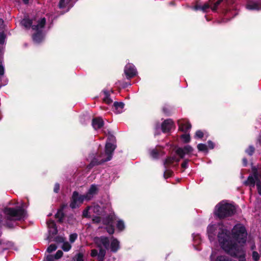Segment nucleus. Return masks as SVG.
<instances>
[{
    "label": "nucleus",
    "instance_id": "obj_8",
    "mask_svg": "<svg viewBox=\"0 0 261 261\" xmlns=\"http://www.w3.org/2000/svg\"><path fill=\"white\" fill-rule=\"evenodd\" d=\"M94 242L99 249L103 246L106 249H108L110 246V241L108 237H100L94 238Z\"/></svg>",
    "mask_w": 261,
    "mask_h": 261
},
{
    "label": "nucleus",
    "instance_id": "obj_43",
    "mask_svg": "<svg viewBox=\"0 0 261 261\" xmlns=\"http://www.w3.org/2000/svg\"><path fill=\"white\" fill-rule=\"evenodd\" d=\"M59 7L60 8H64L66 7V3L65 0H60L59 3Z\"/></svg>",
    "mask_w": 261,
    "mask_h": 261
},
{
    "label": "nucleus",
    "instance_id": "obj_42",
    "mask_svg": "<svg viewBox=\"0 0 261 261\" xmlns=\"http://www.w3.org/2000/svg\"><path fill=\"white\" fill-rule=\"evenodd\" d=\"M63 252L61 250H58L57 251V252H56V253L55 254L54 257L55 258V259H59L60 258H61L62 255H63Z\"/></svg>",
    "mask_w": 261,
    "mask_h": 261
},
{
    "label": "nucleus",
    "instance_id": "obj_36",
    "mask_svg": "<svg viewBox=\"0 0 261 261\" xmlns=\"http://www.w3.org/2000/svg\"><path fill=\"white\" fill-rule=\"evenodd\" d=\"M83 195L84 196L85 200L87 201L90 200L94 197V196L89 191H88L86 194Z\"/></svg>",
    "mask_w": 261,
    "mask_h": 261
},
{
    "label": "nucleus",
    "instance_id": "obj_55",
    "mask_svg": "<svg viewBox=\"0 0 261 261\" xmlns=\"http://www.w3.org/2000/svg\"><path fill=\"white\" fill-rule=\"evenodd\" d=\"M100 221H101V218L99 217H96L93 219V221L94 223H98L100 222Z\"/></svg>",
    "mask_w": 261,
    "mask_h": 261
},
{
    "label": "nucleus",
    "instance_id": "obj_11",
    "mask_svg": "<svg viewBox=\"0 0 261 261\" xmlns=\"http://www.w3.org/2000/svg\"><path fill=\"white\" fill-rule=\"evenodd\" d=\"M257 181H259L257 171H255L253 172V175H250L247 178V180L245 182L246 185L254 187L255 184Z\"/></svg>",
    "mask_w": 261,
    "mask_h": 261
},
{
    "label": "nucleus",
    "instance_id": "obj_26",
    "mask_svg": "<svg viewBox=\"0 0 261 261\" xmlns=\"http://www.w3.org/2000/svg\"><path fill=\"white\" fill-rule=\"evenodd\" d=\"M88 191L90 192L94 196L97 194L98 192V188L96 185H92L90 187Z\"/></svg>",
    "mask_w": 261,
    "mask_h": 261
},
{
    "label": "nucleus",
    "instance_id": "obj_12",
    "mask_svg": "<svg viewBox=\"0 0 261 261\" xmlns=\"http://www.w3.org/2000/svg\"><path fill=\"white\" fill-rule=\"evenodd\" d=\"M173 121L170 119H168L165 120L162 124V130L163 133H168L170 132L172 127L173 126Z\"/></svg>",
    "mask_w": 261,
    "mask_h": 261
},
{
    "label": "nucleus",
    "instance_id": "obj_53",
    "mask_svg": "<svg viewBox=\"0 0 261 261\" xmlns=\"http://www.w3.org/2000/svg\"><path fill=\"white\" fill-rule=\"evenodd\" d=\"M208 144V147L210 149H213L214 148L215 145L214 143L211 141H208L207 142Z\"/></svg>",
    "mask_w": 261,
    "mask_h": 261
},
{
    "label": "nucleus",
    "instance_id": "obj_52",
    "mask_svg": "<svg viewBox=\"0 0 261 261\" xmlns=\"http://www.w3.org/2000/svg\"><path fill=\"white\" fill-rule=\"evenodd\" d=\"M55 257L51 255H47L46 257V261H54L55 259Z\"/></svg>",
    "mask_w": 261,
    "mask_h": 261
},
{
    "label": "nucleus",
    "instance_id": "obj_40",
    "mask_svg": "<svg viewBox=\"0 0 261 261\" xmlns=\"http://www.w3.org/2000/svg\"><path fill=\"white\" fill-rule=\"evenodd\" d=\"M203 133L200 130L196 131L195 133V137L197 138H202L203 137Z\"/></svg>",
    "mask_w": 261,
    "mask_h": 261
},
{
    "label": "nucleus",
    "instance_id": "obj_39",
    "mask_svg": "<svg viewBox=\"0 0 261 261\" xmlns=\"http://www.w3.org/2000/svg\"><path fill=\"white\" fill-rule=\"evenodd\" d=\"M222 0H218L216 2H215L213 6H212L211 9L213 11L216 10L217 7L220 5Z\"/></svg>",
    "mask_w": 261,
    "mask_h": 261
},
{
    "label": "nucleus",
    "instance_id": "obj_28",
    "mask_svg": "<svg viewBox=\"0 0 261 261\" xmlns=\"http://www.w3.org/2000/svg\"><path fill=\"white\" fill-rule=\"evenodd\" d=\"M42 38V32H36L33 36V38L34 41L39 42L41 40Z\"/></svg>",
    "mask_w": 261,
    "mask_h": 261
},
{
    "label": "nucleus",
    "instance_id": "obj_14",
    "mask_svg": "<svg viewBox=\"0 0 261 261\" xmlns=\"http://www.w3.org/2000/svg\"><path fill=\"white\" fill-rule=\"evenodd\" d=\"M104 122L102 118L100 117L95 118L92 120V126L95 129L101 128L103 125Z\"/></svg>",
    "mask_w": 261,
    "mask_h": 261
},
{
    "label": "nucleus",
    "instance_id": "obj_57",
    "mask_svg": "<svg viewBox=\"0 0 261 261\" xmlns=\"http://www.w3.org/2000/svg\"><path fill=\"white\" fill-rule=\"evenodd\" d=\"M201 8H202V6L201 5H196L195 6V9L196 10H201Z\"/></svg>",
    "mask_w": 261,
    "mask_h": 261
},
{
    "label": "nucleus",
    "instance_id": "obj_15",
    "mask_svg": "<svg viewBox=\"0 0 261 261\" xmlns=\"http://www.w3.org/2000/svg\"><path fill=\"white\" fill-rule=\"evenodd\" d=\"M47 225L49 229V231L52 234H56L58 232L56 225L54 221L49 220L47 221Z\"/></svg>",
    "mask_w": 261,
    "mask_h": 261
},
{
    "label": "nucleus",
    "instance_id": "obj_20",
    "mask_svg": "<svg viewBox=\"0 0 261 261\" xmlns=\"http://www.w3.org/2000/svg\"><path fill=\"white\" fill-rule=\"evenodd\" d=\"M33 23V19H29L28 18H24L21 22L22 25L24 26L26 29H30V28L32 29Z\"/></svg>",
    "mask_w": 261,
    "mask_h": 261
},
{
    "label": "nucleus",
    "instance_id": "obj_38",
    "mask_svg": "<svg viewBox=\"0 0 261 261\" xmlns=\"http://www.w3.org/2000/svg\"><path fill=\"white\" fill-rule=\"evenodd\" d=\"M173 172L170 170H167L164 172V177L165 178H168L171 177L172 175Z\"/></svg>",
    "mask_w": 261,
    "mask_h": 261
},
{
    "label": "nucleus",
    "instance_id": "obj_16",
    "mask_svg": "<svg viewBox=\"0 0 261 261\" xmlns=\"http://www.w3.org/2000/svg\"><path fill=\"white\" fill-rule=\"evenodd\" d=\"M216 230V225H209L207 228V234L211 241L214 239V237L215 236Z\"/></svg>",
    "mask_w": 261,
    "mask_h": 261
},
{
    "label": "nucleus",
    "instance_id": "obj_56",
    "mask_svg": "<svg viewBox=\"0 0 261 261\" xmlns=\"http://www.w3.org/2000/svg\"><path fill=\"white\" fill-rule=\"evenodd\" d=\"M4 74V68L3 66L0 64V76L3 75Z\"/></svg>",
    "mask_w": 261,
    "mask_h": 261
},
{
    "label": "nucleus",
    "instance_id": "obj_29",
    "mask_svg": "<svg viewBox=\"0 0 261 261\" xmlns=\"http://www.w3.org/2000/svg\"><path fill=\"white\" fill-rule=\"evenodd\" d=\"M215 261H231L229 258L225 255L218 256Z\"/></svg>",
    "mask_w": 261,
    "mask_h": 261
},
{
    "label": "nucleus",
    "instance_id": "obj_58",
    "mask_svg": "<svg viewBox=\"0 0 261 261\" xmlns=\"http://www.w3.org/2000/svg\"><path fill=\"white\" fill-rule=\"evenodd\" d=\"M6 225L9 228L12 227V224L11 223L6 222Z\"/></svg>",
    "mask_w": 261,
    "mask_h": 261
},
{
    "label": "nucleus",
    "instance_id": "obj_2",
    "mask_svg": "<svg viewBox=\"0 0 261 261\" xmlns=\"http://www.w3.org/2000/svg\"><path fill=\"white\" fill-rule=\"evenodd\" d=\"M236 212V207L234 205L222 201L216 205L214 213L216 217L223 219L232 216Z\"/></svg>",
    "mask_w": 261,
    "mask_h": 261
},
{
    "label": "nucleus",
    "instance_id": "obj_17",
    "mask_svg": "<svg viewBox=\"0 0 261 261\" xmlns=\"http://www.w3.org/2000/svg\"><path fill=\"white\" fill-rule=\"evenodd\" d=\"M103 97L102 98V100L104 102L108 105H110L112 103L113 100L110 97V93L109 91L103 90Z\"/></svg>",
    "mask_w": 261,
    "mask_h": 261
},
{
    "label": "nucleus",
    "instance_id": "obj_34",
    "mask_svg": "<svg viewBox=\"0 0 261 261\" xmlns=\"http://www.w3.org/2000/svg\"><path fill=\"white\" fill-rule=\"evenodd\" d=\"M106 230L110 234H112L114 232V227L113 224L107 225Z\"/></svg>",
    "mask_w": 261,
    "mask_h": 261
},
{
    "label": "nucleus",
    "instance_id": "obj_61",
    "mask_svg": "<svg viewBox=\"0 0 261 261\" xmlns=\"http://www.w3.org/2000/svg\"><path fill=\"white\" fill-rule=\"evenodd\" d=\"M2 215L0 214V222L2 221Z\"/></svg>",
    "mask_w": 261,
    "mask_h": 261
},
{
    "label": "nucleus",
    "instance_id": "obj_25",
    "mask_svg": "<svg viewBox=\"0 0 261 261\" xmlns=\"http://www.w3.org/2000/svg\"><path fill=\"white\" fill-rule=\"evenodd\" d=\"M114 106L116 110H118V112L121 111L124 107V103L122 102H115L114 103Z\"/></svg>",
    "mask_w": 261,
    "mask_h": 261
},
{
    "label": "nucleus",
    "instance_id": "obj_10",
    "mask_svg": "<svg viewBox=\"0 0 261 261\" xmlns=\"http://www.w3.org/2000/svg\"><path fill=\"white\" fill-rule=\"evenodd\" d=\"M193 148L190 145H186L184 147L178 148L176 150V153L181 158H184L186 154H189L193 151Z\"/></svg>",
    "mask_w": 261,
    "mask_h": 261
},
{
    "label": "nucleus",
    "instance_id": "obj_59",
    "mask_svg": "<svg viewBox=\"0 0 261 261\" xmlns=\"http://www.w3.org/2000/svg\"><path fill=\"white\" fill-rule=\"evenodd\" d=\"M243 161L244 164V166H246L247 164V160L245 158L243 159Z\"/></svg>",
    "mask_w": 261,
    "mask_h": 261
},
{
    "label": "nucleus",
    "instance_id": "obj_5",
    "mask_svg": "<svg viewBox=\"0 0 261 261\" xmlns=\"http://www.w3.org/2000/svg\"><path fill=\"white\" fill-rule=\"evenodd\" d=\"M115 148V145L113 143L107 142L105 146V154L107 155V158L106 159L101 158L99 161H96V159H94L89 166L101 164L104 162L110 161L112 158L113 153Z\"/></svg>",
    "mask_w": 261,
    "mask_h": 261
},
{
    "label": "nucleus",
    "instance_id": "obj_1",
    "mask_svg": "<svg viewBox=\"0 0 261 261\" xmlns=\"http://www.w3.org/2000/svg\"><path fill=\"white\" fill-rule=\"evenodd\" d=\"M218 241L222 248L231 256L239 258V261H246L245 253L242 247L236 243H232L229 240V232L226 229H222L218 234Z\"/></svg>",
    "mask_w": 261,
    "mask_h": 261
},
{
    "label": "nucleus",
    "instance_id": "obj_6",
    "mask_svg": "<svg viewBox=\"0 0 261 261\" xmlns=\"http://www.w3.org/2000/svg\"><path fill=\"white\" fill-rule=\"evenodd\" d=\"M46 24V19L45 17H36L33 18V23L32 25V30L36 32H42V30Z\"/></svg>",
    "mask_w": 261,
    "mask_h": 261
},
{
    "label": "nucleus",
    "instance_id": "obj_50",
    "mask_svg": "<svg viewBox=\"0 0 261 261\" xmlns=\"http://www.w3.org/2000/svg\"><path fill=\"white\" fill-rule=\"evenodd\" d=\"M189 160H186L184 161V162L181 164V167L184 169H186L188 167V163Z\"/></svg>",
    "mask_w": 261,
    "mask_h": 261
},
{
    "label": "nucleus",
    "instance_id": "obj_13",
    "mask_svg": "<svg viewBox=\"0 0 261 261\" xmlns=\"http://www.w3.org/2000/svg\"><path fill=\"white\" fill-rule=\"evenodd\" d=\"M246 8L250 10H261V1L257 2H250L247 4Z\"/></svg>",
    "mask_w": 261,
    "mask_h": 261
},
{
    "label": "nucleus",
    "instance_id": "obj_63",
    "mask_svg": "<svg viewBox=\"0 0 261 261\" xmlns=\"http://www.w3.org/2000/svg\"><path fill=\"white\" fill-rule=\"evenodd\" d=\"M176 162H179V160H177Z\"/></svg>",
    "mask_w": 261,
    "mask_h": 261
},
{
    "label": "nucleus",
    "instance_id": "obj_22",
    "mask_svg": "<svg viewBox=\"0 0 261 261\" xmlns=\"http://www.w3.org/2000/svg\"><path fill=\"white\" fill-rule=\"evenodd\" d=\"M114 220V217L113 216L109 215L106 217L103 220V224L106 225H109L113 224V221Z\"/></svg>",
    "mask_w": 261,
    "mask_h": 261
},
{
    "label": "nucleus",
    "instance_id": "obj_51",
    "mask_svg": "<svg viewBox=\"0 0 261 261\" xmlns=\"http://www.w3.org/2000/svg\"><path fill=\"white\" fill-rule=\"evenodd\" d=\"M60 190V185L59 184H56L54 187V191L55 193H58Z\"/></svg>",
    "mask_w": 261,
    "mask_h": 261
},
{
    "label": "nucleus",
    "instance_id": "obj_60",
    "mask_svg": "<svg viewBox=\"0 0 261 261\" xmlns=\"http://www.w3.org/2000/svg\"><path fill=\"white\" fill-rule=\"evenodd\" d=\"M29 0H23V2L25 4H27V3L29 2Z\"/></svg>",
    "mask_w": 261,
    "mask_h": 261
},
{
    "label": "nucleus",
    "instance_id": "obj_37",
    "mask_svg": "<svg viewBox=\"0 0 261 261\" xmlns=\"http://www.w3.org/2000/svg\"><path fill=\"white\" fill-rule=\"evenodd\" d=\"M57 248V247L56 246V245L55 244H50L47 248V251L50 253V252H53L54 251L56 250Z\"/></svg>",
    "mask_w": 261,
    "mask_h": 261
},
{
    "label": "nucleus",
    "instance_id": "obj_7",
    "mask_svg": "<svg viewBox=\"0 0 261 261\" xmlns=\"http://www.w3.org/2000/svg\"><path fill=\"white\" fill-rule=\"evenodd\" d=\"M85 200L83 195H79L76 191L73 192L70 203V206L72 208H75L79 207Z\"/></svg>",
    "mask_w": 261,
    "mask_h": 261
},
{
    "label": "nucleus",
    "instance_id": "obj_23",
    "mask_svg": "<svg viewBox=\"0 0 261 261\" xmlns=\"http://www.w3.org/2000/svg\"><path fill=\"white\" fill-rule=\"evenodd\" d=\"M64 216V213L62 210H59L55 215V217L58 219L60 222H62Z\"/></svg>",
    "mask_w": 261,
    "mask_h": 261
},
{
    "label": "nucleus",
    "instance_id": "obj_32",
    "mask_svg": "<svg viewBox=\"0 0 261 261\" xmlns=\"http://www.w3.org/2000/svg\"><path fill=\"white\" fill-rule=\"evenodd\" d=\"M71 246L68 242L63 243L62 248L65 251H68L71 249Z\"/></svg>",
    "mask_w": 261,
    "mask_h": 261
},
{
    "label": "nucleus",
    "instance_id": "obj_44",
    "mask_svg": "<svg viewBox=\"0 0 261 261\" xmlns=\"http://www.w3.org/2000/svg\"><path fill=\"white\" fill-rule=\"evenodd\" d=\"M90 207H87L86 209H85L83 212V216L84 217L87 218L89 217L88 213Z\"/></svg>",
    "mask_w": 261,
    "mask_h": 261
},
{
    "label": "nucleus",
    "instance_id": "obj_19",
    "mask_svg": "<svg viewBox=\"0 0 261 261\" xmlns=\"http://www.w3.org/2000/svg\"><path fill=\"white\" fill-rule=\"evenodd\" d=\"M110 247L112 252H116L119 249V241L116 239H113L111 242Z\"/></svg>",
    "mask_w": 261,
    "mask_h": 261
},
{
    "label": "nucleus",
    "instance_id": "obj_31",
    "mask_svg": "<svg viewBox=\"0 0 261 261\" xmlns=\"http://www.w3.org/2000/svg\"><path fill=\"white\" fill-rule=\"evenodd\" d=\"M197 148L200 151H206L207 150V146L202 143L199 144L197 145Z\"/></svg>",
    "mask_w": 261,
    "mask_h": 261
},
{
    "label": "nucleus",
    "instance_id": "obj_46",
    "mask_svg": "<svg viewBox=\"0 0 261 261\" xmlns=\"http://www.w3.org/2000/svg\"><path fill=\"white\" fill-rule=\"evenodd\" d=\"M209 8L210 5L208 4H204L202 6L201 11H202L203 12H206Z\"/></svg>",
    "mask_w": 261,
    "mask_h": 261
},
{
    "label": "nucleus",
    "instance_id": "obj_9",
    "mask_svg": "<svg viewBox=\"0 0 261 261\" xmlns=\"http://www.w3.org/2000/svg\"><path fill=\"white\" fill-rule=\"evenodd\" d=\"M124 73L127 79H130L136 75L137 71L135 66L128 63L125 66Z\"/></svg>",
    "mask_w": 261,
    "mask_h": 261
},
{
    "label": "nucleus",
    "instance_id": "obj_62",
    "mask_svg": "<svg viewBox=\"0 0 261 261\" xmlns=\"http://www.w3.org/2000/svg\"><path fill=\"white\" fill-rule=\"evenodd\" d=\"M110 138H111V139H113L114 138V136H111L110 137Z\"/></svg>",
    "mask_w": 261,
    "mask_h": 261
},
{
    "label": "nucleus",
    "instance_id": "obj_24",
    "mask_svg": "<svg viewBox=\"0 0 261 261\" xmlns=\"http://www.w3.org/2000/svg\"><path fill=\"white\" fill-rule=\"evenodd\" d=\"M160 153V151L156 148H154L150 150V154L154 159L158 158Z\"/></svg>",
    "mask_w": 261,
    "mask_h": 261
},
{
    "label": "nucleus",
    "instance_id": "obj_47",
    "mask_svg": "<svg viewBox=\"0 0 261 261\" xmlns=\"http://www.w3.org/2000/svg\"><path fill=\"white\" fill-rule=\"evenodd\" d=\"M163 111L167 115H169L170 114V110L167 107H164L163 108Z\"/></svg>",
    "mask_w": 261,
    "mask_h": 261
},
{
    "label": "nucleus",
    "instance_id": "obj_45",
    "mask_svg": "<svg viewBox=\"0 0 261 261\" xmlns=\"http://www.w3.org/2000/svg\"><path fill=\"white\" fill-rule=\"evenodd\" d=\"M76 261H84L83 255L82 253H79L76 256Z\"/></svg>",
    "mask_w": 261,
    "mask_h": 261
},
{
    "label": "nucleus",
    "instance_id": "obj_3",
    "mask_svg": "<svg viewBox=\"0 0 261 261\" xmlns=\"http://www.w3.org/2000/svg\"><path fill=\"white\" fill-rule=\"evenodd\" d=\"M6 219L9 221L20 220L25 217V212L21 207L17 208L7 207L4 210Z\"/></svg>",
    "mask_w": 261,
    "mask_h": 261
},
{
    "label": "nucleus",
    "instance_id": "obj_4",
    "mask_svg": "<svg viewBox=\"0 0 261 261\" xmlns=\"http://www.w3.org/2000/svg\"><path fill=\"white\" fill-rule=\"evenodd\" d=\"M231 234L233 238L239 243L244 244L246 243L247 233L243 224H236L231 230Z\"/></svg>",
    "mask_w": 261,
    "mask_h": 261
},
{
    "label": "nucleus",
    "instance_id": "obj_33",
    "mask_svg": "<svg viewBox=\"0 0 261 261\" xmlns=\"http://www.w3.org/2000/svg\"><path fill=\"white\" fill-rule=\"evenodd\" d=\"M252 259L254 261H258L260 259V255L257 251H255L252 252Z\"/></svg>",
    "mask_w": 261,
    "mask_h": 261
},
{
    "label": "nucleus",
    "instance_id": "obj_18",
    "mask_svg": "<svg viewBox=\"0 0 261 261\" xmlns=\"http://www.w3.org/2000/svg\"><path fill=\"white\" fill-rule=\"evenodd\" d=\"M191 128V124L188 121L184 122L179 124L180 129L185 133L188 132Z\"/></svg>",
    "mask_w": 261,
    "mask_h": 261
},
{
    "label": "nucleus",
    "instance_id": "obj_21",
    "mask_svg": "<svg viewBox=\"0 0 261 261\" xmlns=\"http://www.w3.org/2000/svg\"><path fill=\"white\" fill-rule=\"evenodd\" d=\"M106 250L105 249H99L98 254L97 255V259L98 261H103L106 255Z\"/></svg>",
    "mask_w": 261,
    "mask_h": 261
},
{
    "label": "nucleus",
    "instance_id": "obj_27",
    "mask_svg": "<svg viewBox=\"0 0 261 261\" xmlns=\"http://www.w3.org/2000/svg\"><path fill=\"white\" fill-rule=\"evenodd\" d=\"M116 226H117V229L119 230L122 231L124 229V228H125L124 222L121 220H118L117 221Z\"/></svg>",
    "mask_w": 261,
    "mask_h": 261
},
{
    "label": "nucleus",
    "instance_id": "obj_54",
    "mask_svg": "<svg viewBox=\"0 0 261 261\" xmlns=\"http://www.w3.org/2000/svg\"><path fill=\"white\" fill-rule=\"evenodd\" d=\"M174 158H168L165 162L166 164H171L173 162Z\"/></svg>",
    "mask_w": 261,
    "mask_h": 261
},
{
    "label": "nucleus",
    "instance_id": "obj_35",
    "mask_svg": "<svg viewBox=\"0 0 261 261\" xmlns=\"http://www.w3.org/2000/svg\"><path fill=\"white\" fill-rule=\"evenodd\" d=\"M181 138L182 139L185 143H188L190 141V136L189 134H184L181 136Z\"/></svg>",
    "mask_w": 261,
    "mask_h": 261
},
{
    "label": "nucleus",
    "instance_id": "obj_30",
    "mask_svg": "<svg viewBox=\"0 0 261 261\" xmlns=\"http://www.w3.org/2000/svg\"><path fill=\"white\" fill-rule=\"evenodd\" d=\"M255 151V148L252 145H250L246 150V152L249 155H252Z\"/></svg>",
    "mask_w": 261,
    "mask_h": 261
},
{
    "label": "nucleus",
    "instance_id": "obj_48",
    "mask_svg": "<svg viewBox=\"0 0 261 261\" xmlns=\"http://www.w3.org/2000/svg\"><path fill=\"white\" fill-rule=\"evenodd\" d=\"M256 187L257 189L258 193L259 195H261V183L260 181H257L256 182Z\"/></svg>",
    "mask_w": 261,
    "mask_h": 261
},
{
    "label": "nucleus",
    "instance_id": "obj_49",
    "mask_svg": "<svg viewBox=\"0 0 261 261\" xmlns=\"http://www.w3.org/2000/svg\"><path fill=\"white\" fill-rule=\"evenodd\" d=\"M98 254V253L97 252V250L96 249H92L91 252V256L92 257H95L97 256Z\"/></svg>",
    "mask_w": 261,
    "mask_h": 261
},
{
    "label": "nucleus",
    "instance_id": "obj_41",
    "mask_svg": "<svg viewBox=\"0 0 261 261\" xmlns=\"http://www.w3.org/2000/svg\"><path fill=\"white\" fill-rule=\"evenodd\" d=\"M77 234L76 233H72L70 235L69 240L71 243H73L77 239Z\"/></svg>",
    "mask_w": 261,
    "mask_h": 261
}]
</instances>
